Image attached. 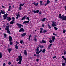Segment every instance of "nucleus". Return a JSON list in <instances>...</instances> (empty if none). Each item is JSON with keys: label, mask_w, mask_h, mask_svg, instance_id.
Returning a JSON list of instances; mask_svg holds the SVG:
<instances>
[{"label": "nucleus", "mask_w": 66, "mask_h": 66, "mask_svg": "<svg viewBox=\"0 0 66 66\" xmlns=\"http://www.w3.org/2000/svg\"><path fill=\"white\" fill-rule=\"evenodd\" d=\"M48 4H47V3H46V4H44L45 6H47V5H48Z\"/></svg>", "instance_id": "nucleus-52"}, {"label": "nucleus", "mask_w": 66, "mask_h": 66, "mask_svg": "<svg viewBox=\"0 0 66 66\" xmlns=\"http://www.w3.org/2000/svg\"><path fill=\"white\" fill-rule=\"evenodd\" d=\"M26 16H24V17H23L21 19V20H23V19H25V18H26Z\"/></svg>", "instance_id": "nucleus-25"}, {"label": "nucleus", "mask_w": 66, "mask_h": 66, "mask_svg": "<svg viewBox=\"0 0 66 66\" xmlns=\"http://www.w3.org/2000/svg\"><path fill=\"white\" fill-rule=\"evenodd\" d=\"M26 19H27V20H28V21H30V18L28 17H27Z\"/></svg>", "instance_id": "nucleus-37"}, {"label": "nucleus", "mask_w": 66, "mask_h": 66, "mask_svg": "<svg viewBox=\"0 0 66 66\" xmlns=\"http://www.w3.org/2000/svg\"><path fill=\"white\" fill-rule=\"evenodd\" d=\"M51 47L50 46V45L49 46H48V49H50V48H51Z\"/></svg>", "instance_id": "nucleus-55"}, {"label": "nucleus", "mask_w": 66, "mask_h": 66, "mask_svg": "<svg viewBox=\"0 0 66 66\" xmlns=\"http://www.w3.org/2000/svg\"><path fill=\"white\" fill-rule=\"evenodd\" d=\"M5 13L3 11L1 10V12H0V18L1 17V14H4Z\"/></svg>", "instance_id": "nucleus-7"}, {"label": "nucleus", "mask_w": 66, "mask_h": 66, "mask_svg": "<svg viewBox=\"0 0 66 66\" xmlns=\"http://www.w3.org/2000/svg\"><path fill=\"white\" fill-rule=\"evenodd\" d=\"M66 30H65L64 29H63V33H65V32H66Z\"/></svg>", "instance_id": "nucleus-35"}, {"label": "nucleus", "mask_w": 66, "mask_h": 66, "mask_svg": "<svg viewBox=\"0 0 66 66\" xmlns=\"http://www.w3.org/2000/svg\"><path fill=\"white\" fill-rule=\"evenodd\" d=\"M7 19L8 20V21H10V20H11V18L10 17L7 18Z\"/></svg>", "instance_id": "nucleus-20"}, {"label": "nucleus", "mask_w": 66, "mask_h": 66, "mask_svg": "<svg viewBox=\"0 0 66 66\" xmlns=\"http://www.w3.org/2000/svg\"><path fill=\"white\" fill-rule=\"evenodd\" d=\"M15 48L17 49H18V46H17V44H16L15 45Z\"/></svg>", "instance_id": "nucleus-26"}, {"label": "nucleus", "mask_w": 66, "mask_h": 66, "mask_svg": "<svg viewBox=\"0 0 66 66\" xmlns=\"http://www.w3.org/2000/svg\"><path fill=\"white\" fill-rule=\"evenodd\" d=\"M4 35L5 37H6V34H4Z\"/></svg>", "instance_id": "nucleus-41"}, {"label": "nucleus", "mask_w": 66, "mask_h": 66, "mask_svg": "<svg viewBox=\"0 0 66 66\" xmlns=\"http://www.w3.org/2000/svg\"><path fill=\"white\" fill-rule=\"evenodd\" d=\"M32 12H34L35 13H38L39 11V10H32Z\"/></svg>", "instance_id": "nucleus-8"}, {"label": "nucleus", "mask_w": 66, "mask_h": 66, "mask_svg": "<svg viewBox=\"0 0 66 66\" xmlns=\"http://www.w3.org/2000/svg\"><path fill=\"white\" fill-rule=\"evenodd\" d=\"M47 26L48 27H49V28L50 29H51V26H50V24H48L47 25Z\"/></svg>", "instance_id": "nucleus-27"}, {"label": "nucleus", "mask_w": 66, "mask_h": 66, "mask_svg": "<svg viewBox=\"0 0 66 66\" xmlns=\"http://www.w3.org/2000/svg\"><path fill=\"white\" fill-rule=\"evenodd\" d=\"M64 60V61H65V64H66V59Z\"/></svg>", "instance_id": "nucleus-64"}, {"label": "nucleus", "mask_w": 66, "mask_h": 66, "mask_svg": "<svg viewBox=\"0 0 66 66\" xmlns=\"http://www.w3.org/2000/svg\"><path fill=\"white\" fill-rule=\"evenodd\" d=\"M12 37H11V36H9V40L10 41V42H11L12 40Z\"/></svg>", "instance_id": "nucleus-13"}, {"label": "nucleus", "mask_w": 66, "mask_h": 66, "mask_svg": "<svg viewBox=\"0 0 66 66\" xmlns=\"http://www.w3.org/2000/svg\"><path fill=\"white\" fill-rule=\"evenodd\" d=\"M50 1H49V0H47V1L46 3L47 4H49V3H50Z\"/></svg>", "instance_id": "nucleus-23"}, {"label": "nucleus", "mask_w": 66, "mask_h": 66, "mask_svg": "<svg viewBox=\"0 0 66 66\" xmlns=\"http://www.w3.org/2000/svg\"><path fill=\"white\" fill-rule=\"evenodd\" d=\"M18 58H17V60H16V62H17V61H20L18 63V64H21V61H22V56H18Z\"/></svg>", "instance_id": "nucleus-1"}, {"label": "nucleus", "mask_w": 66, "mask_h": 66, "mask_svg": "<svg viewBox=\"0 0 66 66\" xmlns=\"http://www.w3.org/2000/svg\"><path fill=\"white\" fill-rule=\"evenodd\" d=\"M37 55H36V54H34V56H36Z\"/></svg>", "instance_id": "nucleus-60"}, {"label": "nucleus", "mask_w": 66, "mask_h": 66, "mask_svg": "<svg viewBox=\"0 0 66 66\" xmlns=\"http://www.w3.org/2000/svg\"><path fill=\"white\" fill-rule=\"evenodd\" d=\"M38 3H37L36 4H35V6H37V5H38Z\"/></svg>", "instance_id": "nucleus-47"}, {"label": "nucleus", "mask_w": 66, "mask_h": 66, "mask_svg": "<svg viewBox=\"0 0 66 66\" xmlns=\"http://www.w3.org/2000/svg\"><path fill=\"white\" fill-rule=\"evenodd\" d=\"M52 23L51 27H56V22H55V21H53L52 22Z\"/></svg>", "instance_id": "nucleus-3"}, {"label": "nucleus", "mask_w": 66, "mask_h": 66, "mask_svg": "<svg viewBox=\"0 0 66 66\" xmlns=\"http://www.w3.org/2000/svg\"><path fill=\"white\" fill-rule=\"evenodd\" d=\"M43 2L42 1H40V6H42V5H43V4H42Z\"/></svg>", "instance_id": "nucleus-16"}, {"label": "nucleus", "mask_w": 66, "mask_h": 66, "mask_svg": "<svg viewBox=\"0 0 66 66\" xmlns=\"http://www.w3.org/2000/svg\"><path fill=\"white\" fill-rule=\"evenodd\" d=\"M38 46L40 48H41L42 47V45H39Z\"/></svg>", "instance_id": "nucleus-54"}, {"label": "nucleus", "mask_w": 66, "mask_h": 66, "mask_svg": "<svg viewBox=\"0 0 66 66\" xmlns=\"http://www.w3.org/2000/svg\"><path fill=\"white\" fill-rule=\"evenodd\" d=\"M21 9H22V7H20L19 8V10H21Z\"/></svg>", "instance_id": "nucleus-44"}, {"label": "nucleus", "mask_w": 66, "mask_h": 66, "mask_svg": "<svg viewBox=\"0 0 66 66\" xmlns=\"http://www.w3.org/2000/svg\"><path fill=\"white\" fill-rule=\"evenodd\" d=\"M16 19H18L19 18V16L18 15H16Z\"/></svg>", "instance_id": "nucleus-42"}, {"label": "nucleus", "mask_w": 66, "mask_h": 66, "mask_svg": "<svg viewBox=\"0 0 66 66\" xmlns=\"http://www.w3.org/2000/svg\"><path fill=\"white\" fill-rule=\"evenodd\" d=\"M20 43H21V44H22V43L23 44H24V42H23V41L21 40H20Z\"/></svg>", "instance_id": "nucleus-22"}, {"label": "nucleus", "mask_w": 66, "mask_h": 66, "mask_svg": "<svg viewBox=\"0 0 66 66\" xmlns=\"http://www.w3.org/2000/svg\"><path fill=\"white\" fill-rule=\"evenodd\" d=\"M16 44H19V42H18L17 41H16Z\"/></svg>", "instance_id": "nucleus-63"}, {"label": "nucleus", "mask_w": 66, "mask_h": 66, "mask_svg": "<svg viewBox=\"0 0 66 66\" xmlns=\"http://www.w3.org/2000/svg\"><path fill=\"white\" fill-rule=\"evenodd\" d=\"M40 43H45V44L46 43V42L44 40H42V41H40Z\"/></svg>", "instance_id": "nucleus-15"}, {"label": "nucleus", "mask_w": 66, "mask_h": 66, "mask_svg": "<svg viewBox=\"0 0 66 66\" xmlns=\"http://www.w3.org/2000/svg\"><path fill=\"white\" fill-rule=\"evenodd\" d=\"M62 65L63 66H65V62L63 63L62 64Z\"/></svg>", "instance_id": "nucleus-31"}, {"label": "nucleus", "mask_w": 66, "mask_h": 66, "mask_svg": "<svg viewBox=\"0 0 66 66\" xmlns=\"http://www.w3.org/2000/svg\"><path fill=\"white\" fill-rule=\"evenodd\" d=\"M30 22L29 21H24L23 23V24L24 23H29Z\"/></svg>", "instance_id": "nucleus-17"}, {"label": "nucleus", "mask_w": 66, "mask_h": 66, "mask_svg": "<svg viewBox=\"0 0 66 66\" xmlns=\"http://www.w3.org/2000/svg\"><path fill=\"white\" fill-rule=\"evenodd\" d=\"M38 61H39V59H37L36 60V61L37 62H38Z\"/></svg>", "instance_id": "nucleus-62"}, {"label": "nucleus", "mask_w": 66, "mask_h": 66, "mask_svg": "<svg viewBox=\"0 0 66 66\" xmlns=\"http://www.w3.org/2000/svg\"><path fill=\"white\" fill-rule=\"evenodd\" d=\"M2 53L1 52H0V58H2Z\"/></svg>", "instance_id": "nucleus-30"}, {"label": "nucleus", "mask_w": 66, "mask_h": 66, "mask_svg": "<svg viewBox=\"0 0 66 66\" xmlns=\"http://www.w3.org/2000/svg\"><path fill=\"white\" fill-rule=\"evenodd\" d=\"M53 35H55V36H57V35H56V34L53 33Z\"/></svg>", "instance_id": "nucleus-49"}, {"label": "nucleus", "mask_w": 66, "mask_h": 66, "mask_svg": "<svg viewBox=\"0 0 66 66\" xmlns=\"http://www.w3.org/2000/svg\"><path fill=\"white\" fill-rule=\"evenodd\" d=\"M34 40L35 42H36V41H37V39L36 38H35L34 39Z\"/></svg>", "instance_id": "nucleus-46"}, {"label": "nucleus", "mask_w": 66, "mask_h": 66, "mask_svg": "<svg viewBox=\"0 0 66 66\" xmlns=\"http://www.w3.org/2000/svg\"><path fill=\"white\" fill-rule=\"evenodd\" d=\"M54 29L55 30H57L58 29V28L55 27L54 26Z\"/></svg>", "instance_id": "nucleus-33"}, {"label": "nucleus", "mask_w": 66, "mask_h": 66, "mask_svg": "<svg viewBox=\"0 0 66 66\" xmlns=\"http://www.w3.org/2000/svg\"><path fill=\"white\" fill-rule=\"evenodd\" d=\"M7 24L8 25V26H6L5 30H9V29H10V26H9V25L8 23Z\"/></svg>", "instance_id": "nucleus-6"}, {"label": "nucleus", "mask_w": 66, "mask_h": 66, "mask_svg": "<svg viewBox=\"0 0 66 66\" xmlns=\"http://www.w3.org/2000/svg\"><path fill=\"white\" fill-rule=\"evenodd\" d=\"M10 45H12L13 44V43L12 42H10Z\"/></svg>", "instance_id": "nucleus-53"}, {"label": "nucleus", "mask_w": 66, "mask_h": 66, "mask_svg": "<svg viewBox=\"0 0 66 66\" xmlns=\"http://www.w3.org/2000/svg\"><path fill=\"white\" fill-rule=\"evenodd\" d=\"M42 12H39L38 13L39 15H41V14H42Z\"/></svg>", "instance_id": "nucleus-38"}, {"label": "nucleus", "mask_w": 66, "mask_h": 66, "mask_svg": "<svg viewBox=\"0 0 66 66\" xmlns=\"http://www.w3.org/2000/svg\"><path fill=\"white\" fill-rule=\"evenodd\" d=\"M26 34H27V33L25 32V33H23L21 34V35L22 36V37H24V36H25L26 35Z\"/></svg>", "instance_id": "nucleus-11"}, {"label": "nucleus", "mask_w": 66, "mask_h": 66, "mask_svg": "<svg viewBox=\"0 0 66 66\" xmlns=\"http://www.w3.org/2000/svg\"><path fill=\"white\" fill-rule=\"evenodd\" d=\"M24 54L25 55L27 56V52L26 50H24Z\"/></svg>", "instance_id": "nucleus-12"}, {"label": "nucleus", "mask_w": 66, "mask_h": 66, "mask_svg": "<svg viewBox=\"0 0 66 66\" xmlns=\"http://www.w3.org/2000/svg\"><path fill=\"white\" fill-rule=\"evenodd\" d=\"M40 33H43V31L40 30Z\"/></svg>", "instance_id": "nucleus-48"}, {"label": "nucleus", "mask_w": 66, "mask_h": 66, "mask_svg": "<svg viewBox=\"0 0 66 66\" xmlns=\"http://www.w3.org/2000/svg\"><path fill=\"white\" fill-rule=\"evenodd\" d=\"M40 31H43V29L42 28H40Z\"/></svg>", "instance_id": "nucleus-50"}, {"label": "nucleus", "mask_w": 66, "mask_h": 66, "mask_svg": "<svg viewBox=\"0 0 66 66\" xmlns=\"http://www.w3.org/2000/svg\"><path fill=\"white\" fill-rule=\"evenodd\" d=\"M19 6L20 7H21V6H22V4H21Z\"/></svg>", "instance_id": "nucleus-57"}, {"label": "nucleus", "mask_w": 66, "mask_h": 66, "mask_svg": "<svg viewBox=\"0 0 66 66\" xmlns=\"http://www.w3.org/2000/svg\"><path fill=\"white\" fill-rule=\"evenodd\" d=\"M19 32H24V29L23 28H21V29L19 30Z\"/></svg>", "instance_id": "nucleus-10"}, {"label": "nucleus", "mask_w": 66, "mask_h": 66, "mask_svg": "<svg viewBox=\"0 0 66 66\" xmlns=\"http://www.w3.org/2000/svg\"><path fill=\"white\" fill-rule=\"evenodd\" d=\"M15 23V20H13L10 22V24H13Z\"/></svg>", "instance_id": "nucleus-14"}, {"label": "nucleus", "mask_w": 66, "mask_h": 66, "mask_svg": "<svg viewBox=\"0 0 66 66\" xmlns=\"http://www.w3.org/2000/svg\"><path fill=\"white\" fill-rule=\"evenodd\" d=\"M16 15H17L18 16H19H19H20V14L19 13V12H18V13Z\"/></svg>", "instance_id": "nucleus-36"}, {"label": "nucleus", "mask_w": 66, "mask_h": 66, "mask_svg": "<svg viewBox=\"0 0 66 66\" xmlns=\"http://www.w3.org/2000/svg\"><path fill=\"white\" fill-rule=\"evenodd\" d=\"M8 64H9V65H11V62H9Z\"/></svg>", "instance_id": "nucleus-58"}, {"label": "nucleus", "mask_w": 66, "mask_h": 66, "mask_svg": "<svg viewBox=\"0 0 66 66\" xmlns=\"http://www.w3.org/2000/svg\"><path fill=\"white\" fill-rule=\"evenodd\" d=\"M5 65H6L5 63H4L3 64V65L4 66H5Z\"/></svg>", "instance_id": "nucleus-59"}, {"label": "nucleus", "mask_w": 66, "mask_h": 66, "mask_svg": "<svg viewBox=\"0 0 66 66\" xmlns=\"http://www.w3.org/2000/svg\"><path fill=\"white\" fill-rule=\"evenodd\" d=\"M36 4V3L35 2H34V3H32V4H34V5H35V4Z\"/></svg>", "instance_id": "nucleus-56"}, {"label": "nucleus", "mask_w": 66, "mask_h": 66, "mask_svg": "<svg viewBox=\"0 0 66 66\" xmlns=\"http://www.w3.org/2000/svg\"><path fill=\"white\" fill-rule=\"evenodd\" d=\"M47 30H43V33H46V32H47Z\"/></svg>", "instance_id": "nucleus-34"}, {"label": "nucleus", "mask_w": 66, "mask_h": 66, "mask_svg": "<svg viewBox=\"0 0 66 66\" xmlns=\"http://www.w3.org/2000/svg\"><path fill=\"white\" fill-rule=\"evenodd\" d=\"M53 42V40H50L49 41V42L50 43H52V42Z\"/></svg>", "instance_id": "nucleus-40"}, {"label": "nucleus", "mask_w": 66, "mask_h": 66, "mask_svg": "<svg viewBox=\"0 0 66 66\" xmlns=\"http://www.w3.org/2000/svg\"><path fill=\"white\" fill-rule=\"evenodd\" d=\"M53 45V44H50V46L51 47Z\"/></svg>", "instance_id": "nucleus-51"}, {"label": "nucleus", "mask_w": 66, "mask_h": 66, "mask_svg": "<svg viewBox=\"0 0 66 66\" xmlns=\"http://www.w3.org/2000/svg\"><path fill=\"white\" fill-rule=\"evenodd\" d=\"M39 47H38V46L37 47V48L36 49V51H39Z\"/></svg>", "instance_id": "nucleus-29"}, {"label": "nucleus", "mask_w": 66, "mask_h": 66, "mask_svg": "<svg viewBox=\"0 0 66 66\" xmlns=\"http://www.w3.org/2000/svg\"><path fill=\"white\" fill-rule=\"evenodd\" d=\"M16 25L18 26L19 28H21V27H23V26L22 25L18 23H16Z\"/></svg>", "instance_id": "nucleus-5"}, {"label": "nucleus", "mask_w": 66, "mask_h": 66, "mask_svg": "<svg viewBox=\"0 0 66 66\" xmlns=\"http://www.w3.org/2000/svg\"><path fill=\"white\" fill-rule=\"evenodd\" d=\"M7 50H8V51H9V53H10V52H11V51H12V49L11 48L8 49Z\"/></svg>", "instance_id": "nucleus-18"}, {"label": "nucleus", "mask_w": 66, "mask_h": 66, "mask_svg": "<svg viewBox=\"0 0 66 66\" xmlns=\"http://www.w3.org/2000/svg\"><path fill=\"white\" fill-rule=\"evenodd\" d=\"M31 35H30L29 37V38H28V40L29 41H30V39H31Z\"/></svg>", "instance_id": "nucleus-21"}, {"label": "nucleus", "mask_w": 66, "mask_h": 66, "mask_svg": "<svg viewBox=\"0 0 66 66\" xmlns=\"http://www.w3.org/2000/svg\"><path fill=\"white\" fill-rule=\"evenodd\" d=\"M7 30V33H8V34H11L10 33V30Z\"/></svg>", "instance_id": "nucleus-19"}, {"label": "nucleus", "mask_w": 66, "mask_h": 66, "mask_svg": "<svg viewBox=\"0 0 66 66\" xmlns=\"http://www.w3.org/2000/svg\"><path fill=\"white\" fill-rule=\"evenodd\" d=\"M45 51H46V50L45 49H44L43 50V49H40V51L36 52V54H38L40 53L41 52H42L43 53H45Z\"/></svg>", "instance_id": "nucleus-2"}, {"label": "nucleus", "mask_w": 66, "mask_h": 66, "mask_svg": "<svg viewBox=\"0 0 66 66\" xmlns=\"http://www.w3.org/2000/svg\"><path fill=\"white\" fill-rule=\"evenodd\" d=\"M55 36H53L52 37V39L53 42L54 41V40L55 39Z\"/></svg>", "instance_id": "nucleus-9"}, {"label": "nucleus", "mask_w": 66, "mask_h": 66, "mask_svg": "<svg viewBox=\"0 0 66 66\" xmlns=\"http://www.w3.org/2000/svg\"><path fill=\"white\" fill-rule=\"evenodd\" d=\"M64 9H65V10L66 11V6H64Z\"/></svg>", "instance_id": "nucleus-61"}, {"label": "nucleus", "mask_w": 66, "mask_h": 66, "mask_svg": "<svg viewBox=\"0 0 66 66\" xmlns=\"http://www.w3.org/2000/svg\"><path fill=\"white\" fill-rule=\"evenodd\" d=\"M12 19L13 20H15V18L14 17H13L12 18Z\"/></svg>", "instance_id": "nucleus-39"}, {"label": "nucleus", "mask_w": 66, "mask_h": 66, "mask_svg": "<svg viewBox=\"0 0 66 66\" xmlns=\"http://www.w3.org/2000/svg\"><path fill=\"white\" fill-rule=\"evenodd\" d=\"M66 54V52L64 51L63 54H64V55H65V54Z\"/></svg>", "instance_id": "nucleus-43"}, {"label": "nucleus", "mask_w": 66, "mask_h": 66, "mask_svg": "<svg viewBox=\"0 0 66 66\" xmlns=\"http://www.w3.org/2000/svg\"><path fill=\"white\" fill-rule=\"evenodd\" d=\"M11 6H9V9L8 10V11H10L11 10Z\"/></svg>", "instance_id": "nucleus-28"}, {"label": "nucleus", "mask_w": 66, "mask_h": 66, "mask_svg": "<svg viewBox=\"0 0 66 66\" xmlns=\"http://www.w3.org/2000/svg\"><path fill=\"white\" fill-rule=\"evenodd\" d=\"M7 15H8V14L7 13H6L5 14H4L3 16V17L4 18V20H5L6 19V18H7Z\"/></svg>", "instance_id": "nucleus-4"}, {"label": "nucleus", "mask_w": 66, "mask_h": 66, "mask_svg": "<svg viewBox=\"0 0 66 66\" xmlns=\"http://www.w3.org/2000/svg\"><path fill=\"white\" fill-rule=\"evenodd\" d=\"M56 56H54V57H53V59H55V58H56Z\"/></svg>", "instance_id": "nucleus-45"}, {"label": "nucleus", "mask_w": 66, "mask_h": 66, "mask_svg": "<svg viewBox=\"0 0 66 66\" xmlns=\"http://www.w3.org/2000/svg\"><path fill=\"white\" fill-rule=\"evenodd\" d=\"M46 20V18H43V19H42L41 20L42 21H45V20Z\"/></svg>", "instance_id": "nucleus-24"}, {"label": "nucleus", "mask_w": 66, "mask_h": 66, "mask_svg": "<svg viewBox=\"0 0 66 66\" xmlns=\"http://www.w3.org/2000/svg\"><path fill=\"white\" fill-rule=\"evenodd\" d=\"M62 58H63V60H65L66 59V58H65V56H62Z\"/></svg>", "instance_id": "nucleus-32"}]
</instances>
